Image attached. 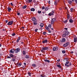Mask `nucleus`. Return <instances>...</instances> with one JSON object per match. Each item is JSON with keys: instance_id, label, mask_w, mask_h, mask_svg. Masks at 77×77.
I'll use <instances>...</instances> for the list:
<instances>
[{"instance_id": "obj_42", "label": "nucleus", "mask_w": 77, "mask_h": 77, "mask_svg": "<svg viewBox=\"0 0 77 77\" xmlns=\"http://www.w3.org/2000/svg\"><path fill=\"white\" fill-rule=\"evenodd\" d=\"M20 41L19 40H18V38L17 39V42H16L17 43H18V42H19V41Z\"/></svg>"}, {"instance_id": "obj_35", "label": "nucleus", "mask_w": 77, "mask_h": 77, "mask_svg": "<svg viewBox=\"0 0 77 77\" xmlns=\"http://www.w3.org/2000/svg\"><path fill=\"white\" fill-rule=\"evenodd\" d=\"M28 74L29 75V76H30V77L31 76V73H30V72H28Z\"/></svg>"}, {"instance_id": "obj_62", "label": "nucleus", "mask_w": 77, "mask_h": 77, "mask_svg": "<svg viewBox=\"0 0 77 77\" xmlns=\"http://www.w3.org/2000/svg\"><path fill=\"white\" fill-rule=\"evenodd\" d=\"M58 60H57V62H60V59H58Z\"/></svg>"}, {"instance_id": "obj_32", "label": "nucleus", "mask_w": 77, "mask_h": 77, "mask_svg": "<svg viewBox=\"0 0 77 77\" xmlns=\"http://www.w3.org/2000/svg\"><path fill=\"white\" fill-rule=\"evenodd\" d=\"M62 53H63V54H65L66 53V51L65 50L62 51Z\"/></svg>"}, {"instance_id": "obj_63", "label": "nucleus", "mask_w": 77, "mask_h": 77, "mask_svg": "<svg viewBox=\"0 0 77 77\" xmlns=\"http://www.w3.org/2000/svg\"><path fill=\"white\" fill-rule=\"evenodd\" d=\"M48 3L49 4H50V3H51V2H50V1H48Z\"/></svg>"}, {"instance_id": "obj_1", "label": "nucleus", "mask_w": 77, "mask_h": 77, "mask_svg": "<svg viewBox=\"0 0 77 77\" xmlns=\"http://www.w3.org/2000/svg\"><path fill=\"white\" fill-rule=\"evenodd\" d=\"M72 65V64H71V63L70 62L69 63V61H67L66 62V63L65 64V66H66L67 67H69V66H71Z\"/></svg>"}, {"instance_id": "obj_51", "label": "nucleus", "mask_w": 77, "mask_h": 77, "mask_svg": "<svg viewBox=\"0 0 77 77\" xmlns=\"http://www.w3.org/2000/svg\"><path fill=\"white\" fill-rule=\"evenodd\" d=\"M45 29H46L47 30H48V29H49L48 28V27H45Z\"/></svg>"}, {"instance_id": "obj_34", "label": "nucleus", "mask_w": 77, "mask_h": 77, "mask_svg": "<svg viewBox=\"0 0 77 77\" xmlns=\"http://www.w3.org/2000/svg\"><path fill=\"white\" fill-rule=\"evenodd\" d=\"M9 56H10L11 57H14V55H13V54H9Z\"/></svg>"}, {"instance_id": "obj_21", "label": "nucleus", "mask_w": 77, "mask_h": 77, "mask_svg": "<svg viewBox=\"0 0 77 77\" xmlns=\"http://www.w3.org/2000/svg\"><path fill=\"white\" fill-rule=\"evenodd\" d=\"M23 55H24V56H25V55L26 54V51H23Z\"/></svg>"}, {"instance_id": "obj_61", "label": "nucleus", "mask_w": 77, "mask_h": 77, "mask_svg": "<svg viewBox=\"0 0 77 77\" xmlns=\"http://www.w3.org/2000/svg\"><path fill=\"white\" fill-rule=\"evenodd\" d=\"M73 53H74V52H73L72 51H71V52H70L71 54H72Z\"/></svg>"}, {"instance_id": "obj_43", "label": "nucleus", "mask_w": 77, "mask_h": 77, "mask_svg": "<svg viewBox=\"0 0 77 77\" xmlns=\"http://www.w3.org/2000/svg\"><path fill=\"white\" fill-rule=\"evenodd\" d=\"M23 43H24V42H23V41H20V44H22V45H23Z\"/></svg>"}, {"instance_id": "obj_64", "label": "nucleus", "mask_w": 77, "mask_h": 77, "mask_svg": "<svg viewBox=\"0 0 77 77\" xmlns=\"http://www.w3.org/2000/svg\"><path fill=\"white\" fill-rule=\"evenodd\" d=\"M64 29L66 30V31H67V30H68V29L67 28H65Z\"/></svg>"}, {"instance_id": "obj_27", "label": "nucleus", "mask_w": 77, "mask_h": 77, "mask_svg": "<svg viewBox=\"0 0 77 77\" xmlns=\"http://www.w3.org/2000/svg\"><path fill=\"white\" fill-rule=\"evenodd\" d=\"M67 16V19L69 20V17H70V16H69V14H68Z\"/></svg>"}, {"instance_id": "obj_38", "label": "nucleus", "mask_w": 77, "mask_h": 77, "mask_svg": "<svg viewBox=\"0 0 77 77\" xmlns=\"http://www.w3.org/2000/svg\"><path fill=\"white\" fill-rule=\"evenodd\" d=\"M48 31L49 33H51V31L50 30V29H48Z\"/></svg>"}, {"instance_id": "obj_48", "label": "nucleus", "mask_w": 77, "mask_h": 77, "mask_svg": "<svg viewBox=\"0 0 77 77\" xmlns=\"http://www.w3.org/2000/svg\"><path fill=\"white\" fill-rule=\"evenodd\" d=\"M46 34V32H43V34L44 35H45Z\"/></svg>"}, {"instance_id": "obj_41", "label": "nucleus", "mask_w": 77, "mask_h": 77, "mask_svg": "<svg viewBox=\"0 0 77 77\" xmlns=\"http://www.w3.org/2000/svg\"><path fill=\"white\" fill-rule=\"evenodd\" d=\"M38 29H35V30L34 31H35V32H37V31H38Z\"/></svg>"}, {"instance_id": "obj_15", "label": "nucleus", "mask_w": 77, "mask_h": 77, "mask_svg": "<svg viewBox=\"0 0 77 77\" xmlns=\"http://www.w3.org/2000/svg\"><path fill=\"white\" fill-rule=\"evenodd\" d=\"M69 23H74V20L71 19H70L69 20Z\"/></svg>"}, {"instance_id": "obj_10", "label": "nucleus", "mask_w": 77, "mask_h": 77, "mask_svg": "<svg viewBox=\"0 0 77 77\" xmlns=\"http://www.w3.org/2000/svg\"><path fill=\"white\" fill-rule=\"evenodd\" d=\"M62 37H63V38H68V35L64 34H64L62 35Z\"/></svg>"}, {"instance_id": "obj_39", "label": "nucleus", "mask_w": 77, "mask_h": 77, "mask_svg": "<svg viewBox=\"0 0 77 77\" xmlns=\"http://www.w3.org/2000/svg\"><path fill=\"white\" fill-rule=\"evenodd\" d=\"M54 5H57V2L56 1L54 2Z\"/></svg>"}, {"instance_id": "obj_47", "label": "nucleus", "mask_w": 77, "mask_h": 77, "mask_svg": "<svg viewBox=\"0 0 77 77\" xmlns=\"http://www.w3.org/2000/svg\"><path fill=\"white\" fill-rule=\"evenodd\" d=\"M68 58H64V59H65V60H66V61H68Z\"/></svg>"}, {"instance_id": "obj_44", "label": "nucleus", "mask_w": 77, "mask_h": 77, "mask_svg": "<svg viewBox=\"0 0 77 77\" xmlns=\"http://www.w3.org/2000/svg\"><path fill=\"white\" fill-rule=\"evenodd\" d=\"M67 22H68V20H66L64 21V23H67Z\"/></svg>"}, {"instance_id": "obj_33", "label": "nucleus", "mask_w": 77, "mask_h": 77, "mask_svg": "<svg viewBox=\"0 0 77 77\" xmlns=\"http://www.w3.org/2000/svg\"><path fill=\"white\" fill-rule=\"evenodd\" d=\"M17 65L19 66H21L22 65V64H21V63H17Z\"/></svg>"}, {"instance_id": "obj_40", "label": "nucleus", "mask_w": 77, "mask_h": 77, "mask_svg": "<svg viewBox=\"0 0 77 77\" xmlns=\"http://www.w3.org/2000/svg\"><path fill=\"white\" fill-rule=\"evenodd\" d=\"M7 59H11V56H7Z\"/></svg>"}, {"instance_id": "obj_57", "label": "nucleus", "mask_w": 77, "mask_h": 77, "mask_svg": "<svg viewBox=\"0 0 77 77\" xmlns=\"http://www.w3.org/2000/svg\"><path fill=\"white\" fill-rule=\"evenodd\" d=\"M17 15H20V13H18L17 14Z\"/></svg>"}, {"instance_id": "obj_11", "label": "nucleus", "mask_w": 77, "mask_h": 77, "mask_svg": "<svg viewBox=\"0 0 77 77\" xmlns=\"http://www.w3.org/2000/svg\"><path fill=\"white\" fill-rule=\"evenodd\" d=\"M43 44H45V43H47L48 42V40L45 39L42 41Z\"/></svg>"}, {"instance_id": "obj_56", "label": "nucleus", "mask_w": 77, "mask_h": 77, "mask_svg": "<svg viewBox=\"0 0 77 77\" xmlns=\"http://www.w3.org/2000/svg\"><path fill=\"white\" fill-rule=\"evenodd\" d=\"M11 6H14V5L12 3H11Z\"/></svg>"}, {"instance_id": "obj_7", "label": "nucleus", "mask_w": 77, "mask_h": 77, "mask_svg": "<svg viewBox=\"0 0 77 77\" xmlns=\"http://www.w3.org/2000/svg\"><path fill=\"white\" fill-rule=\"evenodd\" d=\"M13 23H14V21H9L8 23L7 24L8 25V26H11L13 24Z\"/></svg>"}, {"instance_id": "obj_50", "label": "nucleus", "mask_w": 77, "mask_h": 77, "mask_svg": "<svg viewBox=\"0 0 77 77\" xmlns=\"http://www.w3.org/2000/svg\"><path fill=\"white\" fill-rule=\"evenodd\" d=\"M56 65H60V63H57L56 64Z\"/></svg>"}, {"instance_id": "obj_14", "label": "nucleus", "mask_w": 77, "mask_h": 77, "mask_svg": "<svg viewBox=\"0 0 77 77\" xmlns=\"http://www.w3.org/2000/svg\"><path fill=\"white\" fill-rule=\"evenodd\" d=\"M48 47H47L42 48V50H48Z\"/></svg>"}, {"instance_id": "obj_26", "label": "nucleus", "mask_w": 77, "mask_h": 77, "mask_svg": "<svg viewBox=\"0 0 77 77\" xmlns=\"http://www.w3.org/2000/svg\"><path fill=\"white\" fill-rule=\"evenodd\" d=\"M48 28H50L51 27V24H50L48 25Z\"/></svg>"}, {"instance_id": "obj_29", "label": "nucleus", "mask_w": 77, "mask_h": 77, "mask_svg": "<svg viewBox=\"0 0 77 77\" xmlns=\"http://www.w3.org/2000/svg\"><path fill=\"white\" fill-rule=\"evenodd\" d=\"M68 2L69 3V4L70 5L71 4V3H72V1H71L70 0V1H68Z\"/></svg>"}, {"instance_id": "obj_60", "label": "nucleus", "mask_w": 77, "mask_h": 77, "mask_svg": "<svg viewBox=\"0 0 77 77\" xmlns=\"http://www.w3.org/2000/svg\"><path fill=\"white\" fill-rule=\"evenodd\" d=\"M24 65H25V66H26V63H24Z\"/></svg>"}, {"instance_id": "obj_59", "label": "nucleus", "mask_w": 77, "mask_h": 77, "mask_svg": "<svg viewBox=\"0 0 77 77\" xmlns=\"http://www.w3.org/2000/svg\"><path fill=\"white\" fill-rule=\"evenodd\" d=\"M8 20H5L6 23H8Z\"/></svg>"}, {"instance_id": "obj_54", "label": "nucleus", "mask_w": 77, "mask_h": 77, "mask_svg": "<svg viewBox=\"0 0 77 77\" xmlns=\"http://www.w3.org/2000/svg\"><path fill=\"white\" fill-rule=\"evenodd\" d=\"M32 0H29V2L30 3L31 2H32Z\"/></svg>"}, {"instance_id": "obj_24", "label": "nucleus", "mask_w": 77, "mask_h": 77, "mask_svg": "<svg viewBox=\"0 0 77 77\" xmlns=\"http://www.w3.org/2000/svg\"><path fill=\"white\" fill-rule=\"evenodd\" d=\"M57 66L60 68H61V66H60V64L57 65Z\"/></svg>"}, {"instance_id": "obj_55", "label": "nucleus", "mask_w": 77, "mask_h": 77, "mask_svg": "<svg viewBox=\"0 0 77 77\" xmlns=\"http://www.w3.org/2000/svg\"><path fill=\"white\" fill-rule=\"evenodd\" d=\"M75 3L76 4L77 3V0H75Z\"/></svg>"}, {"instance_id": "obj_28", "label": "nucleus", "mask_w": 77, "mask_h": 77, "mask_svg": "<svg viewBox=\"0 0 77 77\" xmlns=\"http://www.w3.org/2000/svg\"><path fill=\"white\" fill-rule=\"evenodd\" d=\"M49 9V8H48V7H46L45 8V10L46 11H48V10Z\"/></svg>"}, {"instance_id": "obj_17", "label": "nucleus", "mask_w": 77, "mask_h": 77, "mask_svg": "<svg viewBox=\"0 0 77 77\" xmlns=\"http://www.w3.org/2000/svg\"><path fill=\"white\" fill-rule=\"evenodd\" d=\"M48 16H51L52 15H54V14L52 12H50L49 14H48Z\"/></svg>"}, {"instance_id": "obj_19", "label": "nucleus", "mask_w": 77, "mask_h": 77, "mask_svg": "<svg viewBox=\"0 0 77 77\" xmlns=\"http://www.w3.org/2000/svg\"><path fill=\"white\" fill-rule=\"evenodd\" d=\"M8 12H11V8L9 7H8Z\"/></svg>"}, {"instance_id": "obj_18", "label": "nucleus", "mask_w": 77, "mask_h": 77, "mask_svg": "<svg viewBox=\"0 0 77 77\" xmlns=\"http://www.w3.org/2000/svg\"><path fill=\"white\" fill-rule=\"evenodd\" d=\"M44 23H42L40 24L39 26H40V27H44Z\"/></svg>"}, {"instance_id": "obj_36", "label": "nucleus", "mask_w": 77, "mask_h": 77, "mask_svg": "<svg viewBox=\"0 0 77 77\" xmlns=\"http://www.w3.org/2000/svg\"><path fill=\"white\" fill-rule=\"evenodd\" d=\"M11 35L13 36H14L15 35V33H13L11 34Z\"/></svg>"}, {"instance_id": "obj_2", "label": "nucleus", "mask_w": 77, "mask_h": 77, "mask_svg": "<svg viewBox=\"0 0 77 77\" xmlns=\"http://www.w3.org/2000/svg\"><path fill=\"white\" fill-rule=\"evenodd\" d=\"M20 48H16L15 49V53L17 54L18 53H20Z\"/></svg>"}, {"instance_id": "obj_49", "label": "nucleus", "mask_w": 77, "mask_h": 77, "mask_svg": "<svg viewBox=\"0 0 77 77\" xmlns=\"http://www.w3.org/2000/svg\"><path fill=\"white\" fill-rule=\"evenodd\" d=\"M42 9L43 10V9H45V7H42Z\"/></svg>"}, {"instance_id": "obj_45", "label": "nucleus", "mask_w": 77, "mask_h": 77, "mask_svg": "<svg viewBox=\"0 0 77 77\" xmlns=\"http://www.w3.org/2000/svg\"><path fill=\"white\" fill-rule=\"evenodd\" d=\"M73 10H74V9L73 8H71L70 9V11L71 12H72V11H73Z\"/></svg>"}, {"instance_id": "obj_13", "label": "nucleus", "mask_w": 77, "mask_h": 77, "mask_svg": "<svg viewBox=\"0 0 77 77\" xmlns=\"http://www.w3.org/2000/svg\"><path fill=\"white\" fill-rule=\"evenodd\" d=\"M16 57H12L11 60L13 61V62H15V59H16Z\"/></svg>"}, {"instance_id": "obj_16", "label": "nucleus", "mask_w": 77, "mask_h": 77, "mask_svg": "<svg viewBox=\"0 0 77 77\" xmlns=\"http://www.w3.org/2000/svg\"><path fill=\"white\" fill-rule=\"evenodd\" d=\"M30 57V56H29V55H26L25 56V58L26 59H29Z\"/></svg>"}, {"instance_id": "obj_53", "label": "nucleus", "mask_w": 77, "mask_h": 77, "mask_svg": "<svg viewBox=\"0 0 77 77\" xmlns=\"http://www.w3.org/2000/svg\"><path fill=\"white\" fill-rule=\"evenodd\" d=\"M39 30H42V27L40 28Z\"/></svg>"}, {"instance_id": "obj_4", "label": "nucleus", "mask_w": 77, "mask_h": 77, "mask_svg": "<svg viewBox=\"0 0 77 77\" xmlns=\"http://www.w3.org/2000/svg\"><path fill=\"white\" fill-rule=\"evenodd\" d=\"M69 42H67L63 45V47H67L69 45Z\"/></svg>"}, {"instance_id": "obj_58", "label": "nucleus", "mask_w": 77, "mask_h": 77, "mask_svg": "<svg viewBox=\"0 0 77 77\" xmlns=\"http://www.w3.org/2000/svg\"><path fill=\"white\" fill-rule=\"evenodd\" d=\"M22 29H24V27L23 26L21 27Z\"/></svg>"}, {"instance_id": "obj_9", "label": "nucleus", "mask_w": 77, "mask_h": 77, "mask_svg": "<svg viewBox=\"0 0 77 77\" xmlns=\"http://www.w3.org/2000/svg\"><path fill=\"white\" fill-rule=\"evenodd\" d=\"M32 20L33 21H34V22H37V20H36V18H35V17H33L32 18Z\"/></svg>"}, {"instance_id": "obj_52", "label": "nucleus", "mask_w": 77, "mask_h": 77, "mask_svg": "<svg viewBox=\"0 0 77 77\" xmlns=\"http://www.w3.org/2000/svg\"><path fill=\"white\" fill-rule=\"evenodd\" d=\"M20 39H21V38L20 37H19L18 38V39H17L19 40H20Z\"/></svg>"}, {"instance_id": "obj_37", "label": "nucleus", "mask_w": 77, "mask_h": 77, "mask_svg": "<svg viewBox=\"0 0 77 77\" xmlns=\"http://www.w3.org/2000/svg\"><path fill=\"white\" fill-rule=\"evenodd\" d=\"M37 12L38 14H41V11L38 10Z\"/></svg>"}, {"instance_id": "obj_20", "label": "nucleus", "mask_w": 77, "mask_h": 77, "mask_svg": "<svg viewBox=\"0 0 77 77\" xmlns=\"http://www.w3.org/2000/svg\"><path fill=\"white\" fill-rule=\"evenodd\" d=\"M77 41V38L76 37L75 38H74V42H76Z\"/></svg>"}, {"instance_id": "obj_5", "label": "nucleus", "mask_w": 77, "mask_h": 77, "mask_svg": "<svg viewBox=\"0 0 77 77\" xmlns=\"http://www.w3.org/2000/svg\"><path fill=\"white\" fill-rule=\"evenodd\" d=\"M60 41L61 42H64L66 41V39L65 38H63L60 40Z\"/></svg>"}, {"instance_id": "obj_30", "label": "nucleus", "mask_w": 77, "mask_h": 77, "mask_svg": "<svg viewBox=\"0 0 77 77\" xmlns=\"http://www.w3.org/2000/svg\"><path fill=\"white\" fill-rule=\"evenodd\" d=\"M26 8H27V5H24L23 7V9H26Z\"/></svg>"}, {"instance_id": "obj_25", "label": "nucleus", "mask_w": 77, "mask_h": 77, "mask_svg": "<svg viewBox=\"0 0 77 77\" xmlns=\"http://www.w3.org/2000/svg\"><path fill=\"white\" fill-rule=\"evenodd\" d=\"M33 23L34 24V26H36V25H38V23H36V22H33Z\"/></svg>"}, {"instance_id": "obj_8", "label": "nucleus", "mask_w": 77, "mask_h": 77, "mask_svg": "<svg viewBox=\"0 0 77 77\" xmlns=\"http://www.w3.org/2000/svg\"><path fill=\"white\" fill-rule=\"evenodd\" d=\"M63 33L64 34L67 35L69 34V32H68V31H66V30L64 31H63Z\"/></svg>"}, {"instance_id": "obj_12", "label": "nucleus", "mask_w": 77, "mask_h": 77, "mask_svg": "<svg viewBox=\"0 0 77 77\" xmlns=\"http://www.w3.org/2000/svg\"><path fill=\"white\" fill-rule=\"evenodd\" d=\"M15 50L13 49L10 51V52L11 53H15Z\"/></svg>"}, {"instance_id": "obj_3", "label": "nucleus", "mask_w": 77, "mask_h": 77, "mask_svg": "<svg viewBox=\"0 0 77 77\" xmlns=\"http://www.w3.org/2000/svg\"><path fill=\"white\" fill-rule=\"evenodd\" d=\"M58 47L56 46L53 48V50L54 51H57V50H58Z\"/></svg>"}, {"instance_id": "obj_46", "label": "nucleus", "mask_w": 77, "mask_h": 77, "mask_svg": "<svg viewBox=\"0 0 77 77\" xmlns=\"http://www.w3.org/2000/svg\"><path fill=\"white\" fill-rule=\"evenodd\" d=\"M59 0H56L55 1L57 3H59Z\"/></svg>"}, {"instance_id": "obj_31", "label": "nucleus", "mask_w": 77, "mask_h": 77, "mask_svg": "<svg viewBox=\"0 0 77 77\" xmlns=\"http://www.w3.org/2000/svg\"><path fill=\"white\" fill-rule=\"evenodd\" d=\"M32 66L33 67H35L36 66V65L35 64H33L32 65Z\"/></svg>"}, {"instance_id": "obj_6", "label": "nucleus", "mask_w": 77, "mask_h": 77, "mask_svg": "<svg viewBox=\"0 0 77 77\" xmlns=\"http://www.w3.org/2000/svg\"><path fill=\"white\" fill-rule=\"evenodd\" d=\"M51 24H53V23L54 21H56V18H54L51 19Z\"/></svg>"}, {"instance_id": "obj_22", "label": "nucleus", "mask_w": 77, "mask_h": 77, "mask_svg": "<svg viewBox=\"0 0 77 77\" xmlns=\"http://www.w3.org/2000/svg\"><path fill=\"white\" fill-rule=\"evenodd\" d=\"M44 61L46 62H48V63H50V61L48 60H45Z\"/></svg>"}, {"instance_id": "obj_23", "label": "nucleus", "mask_w": 77, "mask_h": 77, "mask_svg": "<svg viewBox=\"0 0 77 77\" xmlns=\"http://www.w3.org/2000/svg\"><path fill=\"white\" fill-rule=\"evenodd\" d=\"M30 11H33V12H34V11H35V8H32L31 9Z\"/></svg>"}]
</instances>
